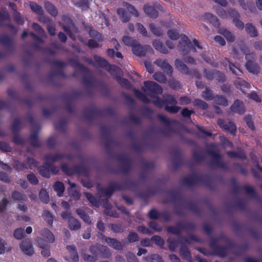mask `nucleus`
Returning a JSON list of instances; mask_svg holds the SVG:
<instances>
[{
	"mask_svg": "<svg viewBox=\"0 0 262 262\" xmlns=\"http://www.w3.org/2000/svg\"><path fill=\"white\" fill-rule=\"evenodd\" d=\"M144 85L145 86V88L143 89L144 92L152 98H156L157 95L163 92L162 88L154 81H144Z\"/></svg>",
	"mask_w": 262,
	"mask_h": 262,
	"instance_id": "f257e3e1",
	"label": "nucleus"
},
{
	"mask_svg": "<svg viewBox=\"0 0 262 262\" xmlns=\"http://www.w3.org/2000/svg\"><path fill=\"white\" fill-rule=\"evenodd\" d=\"M210 146L212 148L213 151L209 150V153L212 158L213 164L217 167L224 168L225 164L222 162V159L218 154L217 145L212 144L210 145Z\"/></svg>",
	"mask_w": 262,
	"mask_h": 262,
	"instance_id": "f03ea898",
	"label": "nucleus"
},
{
	"mask_svg": "<svg viewBox=\"0 0 262 262\" xmlns=\"http://www.w3.org/2000/svg\"><path fill=\"white\" fill-rule=\"evenodd\" d=\"M21 251L25 255L31 256L34 253V250L32 242L30 239L23 240L19 244Z\"/></svg>",
	"mask_w": 262,
	"mask_h": 262,
	"instance_id": "7ed1b4c3",
	"label": "nucleus"
},
{
	"mask_svg": "<svg viewBox=\"0 0 262 262\" xmlns=\"http://www.w3.org/2000/svg\"><path fill=\"white\" fill-rule=\"evenodd\" d=\"M181 36L182 40L179 42L178 49L183 55H185L189 51L190 41L188 37L185 35H181Z\"/></svg>",
	"mask_w": 262,
	"mask_h": 262,
	"instance_id": "20e7f679",
	"label": "nucleus"
},
{
	"mask_svg": "<svg viewBox=\"0 0 262 262\" xmlns=\"http://www.w3.org/2000/svg\"><path fill=\"white\" fill-rule=\"evenodd\" d=\"M154 63L163 70L167 75L169 76L172 75L173 72L172 67L168 63L166 59H157Z\"/></svg>",
	"mask_w": 262,
	"mask_h": 262,
	"instance_id": "39448f33",
	"label": "nucleus"
},
{
	"mask_svg": "<svg viewBox=\"0 0 262 262\" xmlns=\"http://www.w3.org/2000/svg\"><path fill=\"white\" fill-rule=\"evenodd\" d=\"M217 123L224 130L230 132L231 134H235V133L236 130V127L233 122H226L224 120L220 119L217 120Z\"/></svg>",
	"mask_w": 262,
	"mask_h": 262,
	"instance_id": "423d86ee",
	"label": "nucleus"
},
{
	"mask_svg": "<svg viewBox=\"0 0 262 262\" xmlns=\"http://www.w3.org/2000/svg\"><path fill=\"white\" fill-rule=\"evenodd\" d=\"M37 243L38 246L42 249L41 254L43 256L48 257L50 255V252L48 248V245L41 237L37 238Z\"/></svg>",
	"mask_w": 262,
	"mask_h": 262,
	"instance_id": "0eeeda50",
	"label": "nucleus"
},
{
	"mask_svg": "<svg viewBox=\"0 0 262 262\" xmlns=\"http://www.w3.org/2000/svg\"><path fill=\"white\" fill-rule=\"evenodd\" d=\"M105 240L109 246L112 247L114 249L117 250H121L123 249V244L121 242L117 239L111 237H106Z\"/></svg>",
	"mask_w": 262,
	"mask_h": 262,
	"instance_id": "6e6552de",
	"label": "nucleus"
},
{
	"mask_svg": "<svg viewBox=\"0 0 262 262\" xmlns=\"http://www.w3.org/2000/svg\"><path fill=\"white\" fill-rule=\"evenodd\" d=\"M231 110L233 113L243 114L245 111L244 103L238 100H235L231 107Z\"/></svg>",
	"mask_w": 262,
	"mask_h": 262,
	"instance_id": "1a4fd4ad",
	"label": "nucleus"
},
{
	"mask_svg": "<svg viewBox=\"0 0 262 262\" xmlns=\"http://www.w3.org/2000/svg\"><path fill=\"white\" fill-rule=\"evenodd\" d=\"M204 73L206 75V77L208 79H211L214 77H217V79L219 81H223L225 80V78L224 75H222L220 72H213V71L211 70H208L205 69L204 70Z\"/></svg>",
	"mask_w": 262,
	"mask_h": 262,
	"instance_id": "9d476101",
	"label": "nucleus"
},
{
	"mask_svg": "<svg viewBox=\"0 0 262 262\" xmlns=\"http://www.w3.org/2000/svg\"><path fill=\"white\" fill-rule=\"evenodd\" d=\"M245 30L247 33L251 37H257L258 35V33L257 29L252 24H246L245 26Z\"/></svg>",
	"mask_w": 262,
	"mask_h": 262,
	"instance_id": "9b49d317",
	"label": "nucleus"
},
{
	"mask_svg": "<svg viewBox=\"0 0 262 262\" xmlns=\"http://www.w3.org/2000/svg\"><path fill=\"white\" fill-rule=\"evenodd\" d=\"M63 156L59 153H56L54 154H48L46 156V160L47 163L52 164L54 162H57L62 159Z\"/></svg>",
	"mask_w": 262,
	"mask_h": 262,
	"instance_id": "f8f14e48",
	"label": "nucleus"
},
{
	"mask_svg": "<svg viewBox=\"0 0 262 262\" xmlns=\"http://www.w3.org/2000/svg\"><path fill=\"white\" fill-rule=\"evenodd\" d=\"M145 13L151 18H155L158 17V12L154 6L145 5L144 8Z\"/></svg>",
	"mask_w": 262,
	"mask_h": 262,
	"instance_id": "ddd939ff",
	"label": "nucleus"
},
{
	"mask_svg": "<svg viewBox=\"0 0 262 262\" xmlns=\"http://www.w3.org/2000/svg\"><path fill=\"white\" fill-rule=\"evenodd\" d=\"M41 236L44 237L47 242L52 243L55 241V237L52 233L48 229L45 228L41 231Z\"/></svg>",
	"mask_w": 262,
	"mask_h": 262,
	"instance_id": "4468645a",
	"label": "nucleus"
},
{
	"mask_svg": "<svg viewBox=\"0 0 262 262\" xmlns=\"http://www.w3.org/2000/svg\"><path fill=\"white\" fill-rule=\"evenodd\" d=\"M174 63L175 67L178 71L185 74H189L187 67L182 61L176 59Z\"/></svg>",
	"mask_w": 262,
	"mask_h": 262,
	"instance_id": "2eb2a0df",
	"label": "nucleus"
},
{
	"mask_svg": "<svg viewBox=\"0 0 262 262\" xmlns=\"http://www.w3.org/2000/svg\"><path fill=\"white\" fill-rule=\"evenodd\" d=\"M68 227L72 230H77L81 228V224L77 219L72 217L69 219Z\"/></svg>",
	"mask_w": 262,
	"mask_h": 262,
	"instance_id": "dca6fc26",
	"label": "nucleus"
},
{
	"mask_svg": "<svg viewBox=\"0 0 262 262\" xmlns=\"http://www.w3.org/2000/svg\"><path fill=\"white\" fill-rule=\"evenodd\" d=\"M132 50L134 54L139 56H144L146 54L145 49L139 44L136 43V45L133 47Z\"/></svg>",
	"mask_w": 262,
	"mask_h": 262,
	"instance_id": "f3484780",
	"label": "nucleus"
},
{
	"mask_svg": "<svg viewBox=\"0 0 262 262\" xmlns=\"http://www.w3.org/2000/svg\"><path fill=\"white\" fill-rule=\"evenodd\" d=\"M152 45L155 49L163 54L168 53V50L165 46L159 40H156L153 41Z\"/></svg>",
	"mask_w": 262,
	"mask_h": 262,
	"instance_id": "a211bd4d",
	"label": "nucleus"
},
{
	"mask_svg": "<svg viewBox=\"0 0 262 262\" xmlns=\"http://www.w3.org/2000/svg\"><path fill=\"white\" fill-rule=\"evenodd\" d=\"M45 7L49 14L53 16H56L58 14V11L55 7L49 2H46Z\"/></svg>",
	"mask_w": 262,
	"mask_h": 262,
	"instance_id": "6ab92c4d",
	"label": "nucleus"
},
{
	"mask_svg": "<svg viewBox=\"0 0 262 262\" xmlns=\"http://www.w3.org/2000/svg\"><path fill=\"white\" fill-rule=\"evenodd\" d=\"M11 250L12 247L5 240L0 237V254H4L5 252H10Z\"/></svg>",
	"mask_w": 262,
	"mask_h": 262,
	"instance_id": "aec40b11",
	"label": "nucleus"
},
{
	"mask_svg": "<svg viewBox=\"0 0 262 262\" xmlns=\"http://www.w3.org/2000/svg\"><path fill=\"white\" fill-rule=\"evenodd\" d=\"M247 69L251 73H257L259 71V67L254 62H251L250 61L247 62L246 64Z\"/></svg>",
	"mask_w": 262,
	"mask_h": 262,
	"instance_id": "412c9836",
	"label": "nucleus"
},
{
	"mask_svg": "<svg viewBox=\"0 0 262 262\" xmlns=\"http://www.w3.org/2000/svg\"><path fill=\"white\" fill-rule=\"evenodd\" d=\"M69 195L74 200H78L80 198V193L76 187L69 188L68 189Z\"/></svg>",
	"mask_w": 262,
	"mask_h": 262,
	"instance_id": "4be33fe9",
	"label": "nucleus"
},
{
	"mask_svg": "<svg viewBox=\"0 0 262 262\" xmlns=\"http://www.w3.org/2000/svg\"><path fill=\"white\" fill-rule=\"evenodd\" d=\"M235 84L237 88H239L241 91L245 93V88L249 89L250 85L244 80L238 79L235 81Z\"/></svg>",
	"mask_w": 262,
	"mask_h": 262,
	"instance_id": "5701e85b",
	"label": "nucleus"
},
{
	"mask_svg": "<svg viewBox=\"0 0 262 262\" xmlns=\"http://www.w3.org/2000/svg\"><path fill=\"white\" fill-rule=\"evenodd\" d=\"M204 18L215 27L218 26L219 25L217 17L210 13L205 14L204 15Z\"/></svg>",
	"mask_w": 262,
	"mask_h": 262,
	"instance_id": "b1692460",
	"label": "nucleus"
},
{
	"mask_svg": "<svg viewBox=\"0 0 262 262\" xmlns=\"http://www.w3.org/2000/svg\"><path fill=\"white\" fill-rule=\"evenodd\" d=\"M154 79L160 83H164L167 81L166 77L161 72H158L153 75Z\"/></svg>",
	"mask_w": 262,
	"mask_h": 262,
	"instance_id": "393cba45",
	"label": "nucleus"
},
{
	"mask_svg": "<svg viewBox=\"0 0 262 262\" xmlns=\"http://www.w3.org/2000/svg\"><path fill=\"white\" fill-rule=\"evenodd\" d=\"M54 189L58 195L60 196L64 191L65 188L63 184L60 182H56L54 185Z\"/></svg>",
	"mask_w": 262,
	"mask_h": 262,
	"instance_id": "a878e982",
	"label": "nucleus"
},
{
	"mask_svg": "<svg viewBox=\"0 0 262 262\" xmlns=\"http://www.w3.org/2000/svg\"><path fill=\"white\" fill-rule=\"evenodd\" d=\"M220 33L222 34L228 41L233 42L234 40V36L228 30L222 29L220 30Z\"/></svg>",
	"mask_w": 262,
	"mask_h": 262,
	"instance_id": "bb28decb",
	"label": "nucleus"
},
{
	"mask_svg": "<svg viewBox=\"0 0 262 262\" xmlns=\"http://www.w3.org/2000/svg\"><path fill=\"white\" fill-rule=\"evenodd\" d=\"M213 99L214 100V102L217 104L224 106H226L228 104L227 99L222 96H216V97H214Z\"/></svg>",
	"mask_w": 262,
	"mask_h": 262,
	"instance_id": "cd10ccee",
	"label": "nucleus"
},
{
	"mask_svg": "<svg viewBox=\"0 0 262 262\" xmlns=\"http://www.w3.org/2000/svg\"><path fill=\"white\" fill-rule=\"evenodd\" d=\"M26 198L25 194L17 191H14L12 194V198L15 201L20 202L25 200Z\"/></svg>",
	"mask_w": 262,
	"mask_h": 262,
	"instance_id": "c85d7f7f",
	"label": "nucleus"
},
{
	"mask_svg": "<svg viewBox=\"0 0 262 262\" xmlns=\"http://www.w3.org/2000/svg\"><path fill=\"white\" fill-rule=\"evenodd\" d=\"M30 140L31 145L35 147L40 146V142L37 138V133L32 134L30 136Z\"/></svg>",
	"mask_w": 262,
	"mask_h": 262,
	"instance_id": "c756f323",
	"label": "nucleus"
},
{
	"mask_svg": "<svg viewBox=\"0 0 262 262\" xmlns=\"http://www.w3.org/2000/svg\"><path fill=\"white\" fill-rule=\"evenodd\" d=\"M202 97L206 100H211L214 98V95L211 90L208 88L202 92Z\"/></svg>",
	"mask_w": 262,
	"mask_h": 262,
	"instance_id": "7c9ffc66",
	"label": "nucleus"
},
{
	"mask_svg": "<svg viewBox=\"0 0 262 262\" xmlns=\"http://www.w3.org/2000/svg\"><path fill=\"white\" fill-rule=\"evenodd\" d=\"M81 256L82 258L88 262H94L97 260V255H91L85 253L84 252H82L81 254Z\"/></svg>",
	"mask_w": 262,
	"mask_h": 262,
	"instance_id": "2f4dec72",
	"label": "nucleus"
},
{
	"mask_svg": "<svg viewBox=\"0 0 262 262\" xmlns=\"http://www.w3.org/2000/svg\"><path fill=\"white\" fill-rule=\"evenodd\" d=\"M117 13L119 15L121 20L123 23H126L130 19V17L125 13L124 10L122 8H119L117 10Z\"/></svg>",
	"mask_w": 262,
	"mask_h": 262,
	"instance_id": "473e14b6",
	"label": "nucleus"
},
{
	"mask_svg": "<svg viewBox=\"0 0 262 262\" xmlns=\"http://www.w3.org/2000/svg\"><path fill=\"white\" fill-rule=\"evenodd\" d=\"M77 214L86 223L90 224L91 223V219L88 215H87L83 210L77 209L76 211Z\"/></svg>",
	"mask_w": 262,
	"mask_h": 262,
	"instance_id": "72a5a7b5",
	"label": "nucleus"
},
{
	"mask_svg": "<svg viewBox=\"0 0 262 262\" xmlns=\"http://www.w3.org/2000/svg\"><path fill=\"white\" fill-rule=\"evenodd\" d=\"M180 255L188 261H190V252L187 247L182 246L180 249Z\"/></svg>",
	"mask_w": 262,
	"mask_h": 262,
	"instance_id": "f704fd0d",
	"label": "nucleus"
},
{
	"mask_svg": "<svg viewBox=\"0 0 262 262\" xmlns=\"http://www.w3.org/2000/svg\"><path fill=\"white\" fill-rule=\"evenodd\" d=\"M40 174L43 177L49 178L50 177L49 169L46 163L42 166L38 168Z\"/></svg>",
	"mask_w": 262,
	"mask_h": 262,
	"instance_id": "c9c22d12",
	"label": "nucleus"
},
{
	"mask_svg": "<svg viewBox=\"0 0 262 262\" xmlns=\"http://www.w3.org/2000/svg\"><path fill=\"white\" fill-rule=\"evenodd\" d=\"M158 117L161 122L165 123L166 127L168 128L171 127L172 125L176 123L175 121L170 120L168 118L162 115H159Z\"/></svg>",
	"mask_w": 262,
	"mask_h": 262,
	"instance_id": "e433bc0d",
	"label": "nucleus"
},
{
	"mask_svg": "<svg viewBox=\"0 0 262 262\" xmlns=\"http://www.w3.org/2000/svg\"><path fill=\"white\" fill-rule=\"evenodd\" d=\"M123 6H124L126 8L127 10L131 14H132L136 17H138L139 16V13H138V11L135 9V8L133 6L130 5V4H129L126 2H124L123 3Z\"/></svg>",
	"mask_w": 262,
	"mask_h": 262,
	"instance_id": "4c0bfd02",
	"label": "nucleus"
},
{
	"mask_svg": "<svg viewBox=\"0 0 262 262\" xmlns=\"http://www.w3.org/2000/svg\"><path fill=\"white\" fill-rule=\"evenodd\" d=\"M42 216L49 225L52 224L53 222V217L49 211L45 210L42 213Z\"/></svg>",
	"mask_w": 262,
	"mask_h": 262,
	"instance_id": "58836bf2",
	"label": "nucleus"
},
{
	"mask_svg": "<svg viewBox=\"0 0 262 262\" xmlns=\"http://www.w3.org/2000/svg\"><path fill=\"white\" fill-rule=\"evenodd\" d=\"M40 200L45 203H47L49 201V196L45 189H41L39 194Z\"/></svg>",
	"mask_w": 262,
	"mask_h": 262,
	"instance_id": "ea45409f",
	"label": "nucleus"
},
{
	"mask_svg": "<svg viewBox=\"0 0 262 262\" xmlns=\"http://www.w3.org/2000/svg\"><path fill=\"white\" fill-rule=\"evenodd\" d=\"M134 94H135L136 96L140 100H141L142 101H143L144 103H148L149 102V100L148 98H147V97L143 94L140 91L135 90H134Z\"/></svg>",
	"mask_w": 262,
	"mask_h": 262,
	"instance_id": "a19ab883",
	"label": "nucleus"
},
{
	"mask_svg": "<svg viewBox=\"0 0 262 262\" xmlns=\"http://www.w3.org/2000/svg\"><path fill=\"white\" fill-rule=\"evenodd\" d=\"M193 103L194 105L198 106L200 108H201L203 110H206L208 107V104L201 99H195L193 101Z\"/></svg>",
	"mask_w": 262,
	"mask_h": 262,
	"instance_id": "79ce46f5",
	"label": "nucleus"
},
{
	"mask_svg": "<svg viewBox=\"0 0 262 262\" xmlns=\"http://www.w3.org/2000/svg\"><path fill=\"white\" fill-rule=\"evenodd\" d=\"M31 9L35 13L38 14H42L43 12V10L42 7L37 5V4L32 2L30 3V4Z\"/></svg>",
	"mask_w": 262,
	"mask_h": 262,
	"instance_id": "37998d69",
	"label": "nucleus"
},
{
	"mask_svg": "<svg viewBox=\"0 0 262 262\" xmlns=\"http://www.w3.org/2000/svg\"><path fill=\"white\" fill-rule=\"evenodd\" d=\"M102 249L104 250L105 251H106L107 248L105 247H103L102 246H92L89 248V251L91 253L93 254V255H98V251L99 249Z\"/></svg>",
	"mask_w": 262,
	"mask_h": 262,
	"instance_id": "c03bdc74",
	"label": "nucleus"
},
{
	"mask_svg": "<svg viewBox=\"0 0 262 262\" xmlns=\"http://www.w3.org/2000/svg\"><path fill=\"white\" fill-rule=\"evenodd\" d=\"M122 41L124 45L133 47L137 43L136 40L128 36H124L122 38Z\"/></svg>",
	"mask_w": 262,
	"mask_h": 262,
	"instance_id": "a18cd8bd",
	"label": "nucleus"
},
{
	"mask_svg": "<svg viewBox=\"0 0 262 262\" xmlns=\"http://www.w3.org/2000/svg\"><path fill=\"white\" fill-rule=\"evenodd\" d=\"M14 237L17 239H21L24 237L25 233L24 229L19 228L15 229L13 233Z\"/></svg>",
	"mask_w": 262,
	"mask_h": 262,
	"instance_id": "49530a36",
	"label": "nucleus"
},
{
	"mask_svg": "<svg viewBox=\"0 0 262 262\" xmlns=\"http://www.w3.org/2000/svg\"><path fill=\"white\" fill-rule=\"evenodd\" d=\"M225 60H226V62H225L226 66H227V63H228V64L229 66V69H230V70L231 71H232V72L233 74L237 75L238 74V72H241L239 69L237 67L235 66L234 64L231 63V62L228 59H225Z\"/></svg>",
	"mask_w": 262,
	"mask_h": 262,
	"instance_id": "de8ad7c7",
	"label": "nucleus"
},
{
	"mask_svg": "<svg viewBox=\"0 0 262 262\" xmlns=\"http://www.w3.org/2000/svg\"><path fill=\"white\" fill-rule=\"evenodd\" d=\"M184 183L187 185H193L196 183L197 178L194 176L187 177L184 179Z\"/></svg>",
	"mask_w": 262,
	"mask_h": 262,
	"instance_id": "09e8293b",
	"label": "nucleus"
},
{
	"mask_svg": "<svg viewBox=\"0 0 262 262\" xmlns=\"http://www.w3.org/2000/svg\"><path fill=\"white\" fill-rule=\"evenodd\" d=\"M94 59L97 64L101 67H106L108 64L107 62L105 59L99 56H95Z\"/></svg>",
	"mask_w": 262,
	"mask_h": 262,
	"instance_id": "8fccbe9b",
	"label": "nucleus"
},
{
	"mask_svg": "<svg viewBox=\"0 0 262 262\" xmlns=\"http://www.w3.org/2000/svg\"><path fill=\"white\" fill-rule=\"evenodd\" d=\"M33 28L39 35L42 36H46L45 31L38 24L36 23H33Z\"/></svg>",
	"mask_w": 262,
	"mask_h": 262,
	"instance_id": "3c124183",
	"label": "nucleus"
},
{
	"mask_svg": "<svg viewBox=\"0 0 262 262\" xmlns=\"http://www.w3.org/2000/svg\"><path fill=\"white\" fill-rule=\"evenodd\" d=\"M149 28L152 33L156 36H160L162 34V32L161 29L157 27L154 24H150Z\"/></svg>",
	"mask_w": 262,
	"mask_h": 262,
	"instance_id": "603ef678",
	"label": "nucleus"
},
{
	"mask_svg": "<svg viewBox=\"0 0 262 262\" xmlns=\"http://www.w3.org/2000/svg\"><path fill=\"white\" fill-rule=\"evenodd\" d=\"M117 81L122 86H124L125 88L128 89L130 86V83L129 81L125 78L118 77L117 78Z\"/></svg>",
	"mask_w": 262,
	"mask_h": 262,
	"instance_id": "864d4df0",
	"label": "nucleus"
},
{
	"mask_svg": "<svg viewBox=\"0 0 262 262\" xmlns=\"http://www.w3.org/2000/svg\"><path fill=\"white\" fill-rule=\"evenodd\" d=\"M126 257L127 262H139L135 255L131 252H127L126 253Z\"/></svg>",
	"mask_w": 262,
	"mask_h": 262,
	"instance_id": "5fc2aeb1",
	"label": "nucleus"
},
{
	"mask_svg": "<svg viewBox=\"0 0 262 262\" xmlns=\"http://www.w3.org/2000/svg\"><path fill=\"white\" fill-rule=\"evenodd\" d=\"M163 98L165 102L167 103L175 105L177 103V100L170 95H163Z\"/></svg>",
	"mask_w": 262,
	"mask_h": 262,
	"instance_id": "6e6d98bb",
	"label": "nucleus"
},
{
	"mask_svg": "<svg viewBox=\"0 0 262 262\" xmlns=\"http://www.w3.org/2000/svg\"><path fill=\"white\" fill-rule=\"evenodd\" d=\"M9 201L6 198H4L0 202V213L3 212L6 209V207Z\"/></svg>",
	"mask_w": 262,
	"mask_h": 262,
	"instance_id": "4d7b16f0",
	"label": "nucleus"
},
{
	"mask_svg": "<svg viewBox=\"0 0 262 262\" xmlns=\"http://www.w3.org/2000/svg\"><path fill=\"white\" fill-rule=\"evenodd\" d=\"M167 242L170 250L171 251H174L176 248L178 246L177 241L173 239L169 238L168 239Z\"/></svg>",
	"mask_w": 262,
	"mask_h": 262,
	"instance_id": "13d9d810",
	"label": "nucleus"
},
{
	"mask_svg": "<svg viewBox=\"0 0 262 262\" xmlns=\"http://www.w3.org/2000/svg\"><path fill=\"white\" fill-rule=\"evenodd\" d=\"M14 167L18 170H22L28 168V166L26 164L20 163L17 161H15Z\"/></svg>",
	"mask_w": 262,
	"mask_h": 262,
	"instance_id": "bf43d9fd",
	"label": "nucleus"
},
{
	"mask_svg": "<svg viewBox=\"0 0 262 262\" xmlns=\"http://www.w3.org/2000/svg\"><path fill=\"white\" fill-rule=\"evenodd\" d=\"M168 36L169 38L172 40H177L179 38V34L173 30H170L167 32Z\"/></svg>",
	"mask_w": 262,
	"mask_h": 262,
	"instance_id": "052dcab7",
	"label": "nucleus"
},
{
	"mask_svg": "<svg viewBox=\"0 0 262 262\" xmlns=\"http://www.w3.org/2000/svg\"><path fill=\"white\" fill-rule=\"evenodd\" d=\"M245 121L246 122L247 125L250 129H251L252 130H254V125L253 124V121L250 116H246L245 117Z\"/></svg>",
	"mask_w": 262,
	"mask_h": 262,
	"instance_id": "680f3d73",
	"label": "nucleus"
},
{
	"mask_svg": "<svg viewBox=\"0 0 262 262\" xmlns=\"http://www.w3.org/2000/svg\"><path fill=\"white\" fill-rule=\"evenodd\" d=\"M111 229L115 233H120L123 231L124 228L121 225L112 224L111 225Z\"/></svg>",
	"mask_w": 262,
	"mask_h": 262,
	"instance_id": "e2e57ef3",
	"label": "nucleus"
},
{
	"mask_svg": "<svg viewBox=\"0 0 262 262\" xmlns=\"http://www.w3.org/2000/svg\"><path fill=\"white\" fill-rule=\"evenodd\" d=\"M136 27L138 31L139 32L140 34H141L143 36H146L147 35V31L144 27L140 23H137L136 24Z\"/></svg>",
	"mask_w": 262,
	"mask_h": 262,
	"instance_id": "0e129e2a",
	"label": "nucleus"
},
{
	"mask_svg": "<svg viewBox=\"0 0 262 262\" xmlns=\"http://www.w3.org/2000/svg\"><path fill=\"white\" fill-rule=\"evenodd\" d=\"M127 238L130 243H133L138 240V236L137 233L130 232L128 234Z\"/></svg>",
	"mask_w": 262,
	"mask_h": 262,
	"instance_id": "69168bd1",
	"label": "nucleus"
},
{
	"mask_svg": "<svg viewBox=\"0 0 262 262\" xmlns=\"http://www.w3.org/2000/svg\"><path fill=\"white\" fill-rule=\"evenodd\" d=\"M85 197L90 201V202L94 206L97 205V202L96 199L91 194L86 192L84 193Z\"/></svg>",
	"mask_w": 262,
	"mask_h": 262,
	"instance_id": "338daca9",
	"label": "nucleus"
},
{
	"mask_svg": "<svg viewBox=\"0 0 262 262\" xmlns=\"http://www.w3.org/2000/svg\"><path fill=\"white\" fill-rule=\"evenodd\" d=\"M28 181L32 184L35 185L38 183V179L36 177L33 173L29 174L27 176Z\"/></svg>",
	"mask_w": 262,
	"mask_h": 262,
	"instance_id": "774afa93",
	"label": "nucleus"
}]
</instances>
